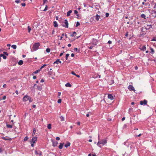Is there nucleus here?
I'll use <instances>...</instances> for the list:
<instances>
[{"instance_id": "24", "label": "nucleus", "mask_w": 156, "mask_h": 156, "mask_svg": "<svg viewBox=\"0 0 156 156\" xmlns=\"http://www.w3.org/2000/svg\"><path fill=\"white\" fill-rule=\"evenodd\" d=\"M36 132V131L35 128H34L33 130V133H32V136H34V135Z\"/></svg>"}, {"instance_id": "14", "label": "nucleus", "mask_w": 156, "mask_h": 156, "mask_svg": "<svg viewBox=\"0 0 156 156\" xmlns=\"http://www.w3.org/2000/svg\"><path fill=\"white\" fill-rule=\"evenodd\" d=\"M76 32L74 31L71 34L70 36L72 37H75L76 35Z\"/></svg>"}, {"instance_id": "27", "label": "nucleus", "mask_w": 156, "mask_h": 156, "mask_svg": "<svg viewBox=\"0 0 156 156\" xmlns=\"http://www.w3.org/2000/svg\"><path fill=\"white\" fill-rule=\"evenodd\" d=\"M41 70V69H39L38 70H36L33 73L34 74H36L38 73Z\"/></svg>"}, {"instance_id": "9", "label": "nucleus", "mask_w": 156, "mask_h": 156, "mask_svg": "<svg viewBox=\"0 0 156 156\" xmlns=\"http://www.w3.org/2000/svg\"><path fill=\"white\" fill-rule=\"evenodd\" d=\"M35 153L36 154L38 155L39 156H41L42 155L41 152L39 150H35Z\"/></svg>"}, {"instance_id": "60", "label": "nucleus", "mask_w": 156, "mask_h": 156, "mask_svg": "<svg viewBox=\"0 0 156 156\" xmlns=\"http://www.w3.org/2000/svg\"><path fill=\"white\" fill-rule=\"evenodd\" d=\"M6 84H4L3 86V87L4 88H5L6 87Z\"/></svg>"}, {"instance_id": "6", "label": "nucleus", "mask_w": 156, "mask_h": 156, "mask_svg": "<svg viewBox=\"0 0 156 156\" xmlns=\"http://www.w3.org/2000/svg\"><path fill=\"white\" fill-rule=\"evenodd\" d=\"M128 89L130 91L131 90H133L134 92H135V90L134 89V87H133V86L131 85H129V86L128 87Z\"/></svg>"}, {"instance_id": "17", "label": "nucleus", "mask_w": 156, "mask_h": 156, "mask_svg": "<svg viewBox=\"0 0 156 156\" xmlns=\"http://www.w3.org/2000/svg\"><path fill=\"white\" fill-rule=\"evenodd\" d=\"M140 49L142 51H145L146 50V47L145 45L143 46Z\"/></svg>"}, {"instance_id": "12", "label": "nucleus", "mask_w": 156, "mask_h": 156, "mask_svg": "<svg viewBox=\"0 0 156 156\" xmlns=\"http://www.w3.org/2000/svg\"><path fill=\"white\" fill-rule=\"evenodd\" d=\"M64 144V143H60V145L58 146V148L59 149H61L62 148Z\"/></svg>"}, {"instance_id": "44", "label": "nucleus", "mask_w": 156, "mask_h": 156, "mask_svg": "<svg viewBox=\"0 0 156 156\" xmlns=\"http://www.w3.org/2000/svg\"><path fill=\"white\" fill-rule=\"evenodd\" d=\"M3 53L5 55H6L8 56L9 55L8 53L7 52H6L4 51Z\"/></svg>"}, {"instance_id": "25", "label": "nucleus", "mask_w": 156, "mask_h": 156, "mask_svg": "<svg viewBox=\"0 0 156 156\" xmlns=\"http://www.w3.org/2000/svg\"><path fill=\"white\" fill-rule=\"evenodd\" d=\"M95 17L96 19L97 20H98L100 18V16L99 15L97 14L96 15Z\"/></svg>"}, {"instance_id": "43", "label": "nucleus", "mask_w": 156, "mask_h": 156, "mask_svg": "<svg viewBox=\"0 0 156 156\" xmlns=\"http://www.w3.org/2000/svg\"><path fill=\"white\" fill-rule=\"evenodd\" d=\"M151 41H156V37H154L151 40Z\"/></svg>"}, {"instance_id": "31", "label": "nucleus", "mask_w": 156, "mask_h": 156, "mask_svg": "<svg viewBox=\"0 0 156 156\" xmlns=\"http://www.w3.org/2000/svg\"><path fill=\"white\" fill-rule=\"evenodd\" d=\"M28 139V138L27 136H26L25 137L24 139H23V141H27Z\"/></svg>"}, {"instance_id": "1", "label": "nucleus", "mask_w": 156, "mask_h": 156, "mask_svg": "<svg viewBox=\"0 0 156 156\" xmlns=\"http://www.w3.org/2000/svg\"><path fill=\"white\" fill-rule=\"evenodd\" d=\"M40 45V44L39 42L36 43L34 44L32 47L33 51H36L39 49V47Z\"/></svg>"}, {"instance_id": "29", "label": "nucleus", "mask_w": 156, "mask_h": 156, "mask_svg": "<svg viewBox=\"0 0 156 156\" xmlns=\"http://www.w3.org/2000/svg\"><path fill=\"white\" fill-rule=\"evenodd\" d=\"M145 34L144 33H140V34H139V37H140L142 36H144Z\"/></svg>"}, {"instance_id": "22", "label": "nucleus", "mask_w": 156, "mask_h": 156, "mask_svg": "<svg viewBox=\"0 0 156 156\" xmlns=\"http://www.w3.org/2000/svg\"><path fill=\"white\" fill-rule=\"evenodd\" d=\"M23 63V62L22 60H20L18 62V64L20 65H22Z\"/></svg>"}, {"instance_id": "45", "label": "nucleus", "mask_w": 156, "mask_h": 156, "mask_svg": "<svg viewBox=\"0 0 156 156\" xmlns=\"http://www.w3.org/2000/svg\"><path fill=\"white\" fill-rule=\"evenodd\" d=\"M48 2L47 0H43V5H44V4L46 2Z\"/></svg>"}, {"instance_id": "36", "label": "nucleus", "mask_w": 156, "mask_h": 156, "mask_svg": "<svg viewBox=\"0 0 156 156\" xmlns=\"http://www.w3.org/2000/svg\"><path fill=\"white\" fill-rule=\"evenodd\" d=\"M69 54H66V59L67 60L68 59V57L69 56Z\"/></svg>"}, {"instance_id": "13", "label": "nucleus", "mask_w": 156, "mask_h": 156, "mask_svg": "<svg viewBox=\"0 0 156 156\" xmlns=\"http://www.w3.org/2000/svg\"><path fill=\"white\" fill-rule=\"evenodd\" d=\"M70 145V143L69 142H67L66 143L65 145V147L66 148H67Z\"/></svg>"}, {"instance_id": "58", "label": "nucleus", "mask_w": 156, "mask_h": 156, "mask_svg": "<svg viewBox=\"0 0 156 156\" xmlns=\"http://www.w3.org/2000/svg\"><path fill=\"white\" fill-rule=\"evenodd\" d=\"M56 139L57 140H60V138L59 137H56Z\"/></svg>"}, {"instance_id": "7", "label": "nucleus", "mask_w": 156, "mask_h": 156, "mask_svg": "<svg viewBox=\"0 0 156 156\" xmlns=\"http://www.w3.org/2000/svg\"><path fill=\"white\" fill-rule=\"evenodd\" d=\"M147 103V101L146 100H144L143 101H141L140 102V104L141 105H146Z\"/></svg>"}, {"instance_id": "20", "label": "nucleus", "mask_w": 156, "mask_h": 156, "mask_svg": "<svg viewBox=\"0 0 156 156\" xmlns=\"http://www.w3.org/2000/svg\"><path fill=\"white\" fill-rule=\"evenodd\" d=\"M140 17L141 18H144V20H146V16L144 14H141V15L140 16Z\"/></svg>"}, {"instance_id": "33", "label": "nucleus", "mask_w": 156, "mask_h": 156, "mask_svg": "<svg viewBox=\"0 0 156 156\" xmlns=\"http://www.w3.org/2000/svg\"><path fill=\"white\" fill-rule=\"evenodd\" d=\"M28 30L29 33H30V30H31V28L30 26H29L28 27Z\"/></svg>"}, {"instance_id": "19", "label": "nucleus", "mask_w": 156, "mask_h": 156, "mask_svg": "<svg viewBox=\"0 0 156 156\" xmlns=\"http://www.w3.org/2000/svg\"><path fill=\"white\" fill-rule=\"evenodd\" d=\"M0 57H2L4 59H5L7 58L6 56L4 54H0Z\"/></svg>"}, {"instance_id": "47", "label": "nucleus", "mask_w": 156, "mask_h": 156, "mask_svg": "<svg viewBox=\"0 0 156 156\" xmlns=\"http://www.w3.org/2000/svg\"><path fill=\"white\" fill-rule=\"evenodd\" d=\"M109 13H106V14H105V16L106 17H108L109 16Z\"/></svg>"}, {"instance_id": "38", "label": "nucleus", "mask_w": 156, "mask_h": 156, "mask_svg": "<svg viewBox=\"0 0 156 156\" xmlns=\"http://www.w3.org/2000/svg\"><path fill=\"white\" fill-rule=\"evenodd\" d=\"M80 25V23L79 22H77L76 23V27Z\"/></svg>"}, {"instance_id": "61", "label": "nucleus", "mask_w": 156, "mask_h": 156, "mask_svg": "<svg viewBox=\"0 0 156 156\" xmlns=\"http://www.w3.org/2000/svg\"><path fill=\"white\" fill-rule=\"evenodd\" d=\"M74 50L75 51H77L78 50V48H74Z\"/></svg>"}, {"instance_id": "49", "label": "nucleus", "mask_w": 156, "mask_h": 156, "mask_svg": "<svg viewBox=\"0 0 156 156\" xmlns=\"http://www.w3.org/2000/svg\"><path fill=\"white\" fill-rule=\"evenodd\" d=\"M76 133L78 135H81L82 134V133L80 131H79V132H77Z\"/></svg>"}, {"instance_id": "46", "label": "nucleus", "mask_w": 156, "mask_h": 156, "mask_svg": "<svg viewBox=\"0 0 156 156\" xmlns=\"http://www.w3.org/2000/svg\"><path fill=\"white\" fill-rule=\"evenodd\" d=\"M147 26L149 27L148 28L149 29L151 28L152 27V25H147Z\"/></svg>"}, {"instance_id": "55", "label": "nucleus", "mask_w": 156, "mask_h": 156, "mask_svg": "<svg viewBox=\"0 0 156 156\" xmlns=\"http://www.w3.org/2000/svg\"><path fill=\"white\" fill-rule=\"evenodd\" d=\"M74 14H78V11L76 10H75L74 11Z\"/></svg>"}, {"instance_id": "56", "label": "nucleus", "mask_w": 156, "mask_h": 156, "mask_svg": "<svg viewBox=\"0 0 156 156\" xmlns=\"http://www.w3.org/2000/svg\"><path fill=\"white\" fill-rule=\"evenodd\" d=\"M128 35V32H127L126 33V34H125V36L126 37H127Z\"/></svg>"}, {"instance_id": "5", "label": "nucleus", "mask_w": 156, "mask_h": 156, "mask_svg": "<svg viewBox=\"0 0 156 156\" xmlns=\"http://www.w3.org/2000/svg\"><path fill=\"white\" fill-rule=\"evenodd\" d=\"M51 141L52 143V145L54 147L57 146L58 144V142L55 140H51Z\"/></svg>"}, {"instance_id": "48", "label": "nucleus", "mask_w": 156, "mask_h": 156, "mask_svg": "<svg viewBox=\"0 0 156 156\" xmlns=\"http://www.w3.org/2000/svg\"><path fill=\"white\" fill-rule=\"evenodd\" d=\"M142 4L143 5H145L146 6L147 5V3H145L144 2H142Z\"/></svg>"}, {"instance_id": "62", "label": "nucleus", "mask_w": 156, "mask_h": 156, "mask_svg": "<svg viewBox=\"0 0 156 156\" xmlns=\"http://www.w3.org/2000/svg\"><path fill=\"white\" fill-rule=\"evenodd\" d=\"M125 119V117H123L122 119V121H123Z\"/></svg>"}, {"instance_id": "10", "label": "nucleus", "mask_w": 156, "mask_h": 156, "mask_svg": "<svg viewBox=\"0 0 156 156\" xmlns=\"http://www.w3.org/2000/svg\"><path fill=\"white\" fill-rule=\"evenodd\" d=\"M2 138L4 140H11L12 139L10 138L8 136H6L5 137H2Z\"/></svg>"}, {"instance_id": "52", "label": "nucleus", "mask_w": 156, "mask_h": 156, "mask_svg": "<svg viewBox=\"0 0 156 156\" xmlns=\"http://www.w3.org/2000/svg\"><path fill=\"white\" fill-rule=\"evenodd\" d=\"M75 39H76L75 38H73L72 40H71L70 39H69V40L70 41H74Z\"/></svg>"}, {"instance_id": "54", "label": "nucleus", "mask_w": 156, "mask_h": 156, "mask_svg": "<svg viewBox=\"0 0 156 156\" xmlns=\"http://www.w3.org/2000/svg\"><path fill=\"white\" fill-rule=\"evenodd\" d=\"M71 73H72V74L73 75H75H75H76V73L74 72H73V71H72L71 72Z\"/></svg>"}, {"instance_id": "3", "label": "nucleus", "mask_w": 156, "mask_h": 156, "mask_svg": "<svg viewBox=\"0 0 156 156\" xmlns=\"http://www.w3.org/2000/svg\"><path fill=\"white\" fill-rule=\"evenodd\" d=\"M107 140H103L101 141H99L97 144V145L100 147H101V144H102V145H104L105 144H106Z\"/></svg>"}, {"instance_id": "11", "label": "nucleus", "mask_w": 156, "mask_h": 156, "mask_svg": "<svg viewBox=\"0 0 156 156\" xmlns=\"http://www.w3.org/2000/svg\"><path fill=\"white\" fill-rule=\"evenodd\" d=\"M108 97L109 99H110L111 100H112L114 99L112 95L111 94H108Z\"/></svg>"}, {"instance_id": "51", "label": "nucleus", "mask_w": 156, "mask_h": 156, "mask_svg": "<svg viewBox=\"0 0 156 156\" xmlns=\"http://www.w3.org/2000/svg\"><path fill=\"white\" fill-rule=\"evenodd\" d=\"M61 93L60 92H58V98H60L59 96L61 95Z\"/></svg>"}, {"instance_id": "50", "label": "nucleus", "mask_w": 156, "mask_h": 156, "mask_svg": "<svg viewBox=\"0 0 156 156\" xmlns=\"http://www.w3.org/2000/svg\"><path fill=\"white\" fill-rule=\"evenodd\" d=\"M21 5L23 6L24 7V6H25L26 5V4L25 3H22L21 4Z\"/></svg>"}, {"instance_id": "40", "label": "nucleus", "mask_w": 156, "mask_h": 156, "mask_svg": "<svg viewBox=\"0 0 156 156\" xmlns=\"http://www.w3.org/2000/svg\"><path fill=\"white\" fill-rule=\"evenodd\" d=\"M151 52L152 54H153L154 52V51L152 48H151Z\"/></svg>"}, {"instance_id": "15", "label": "nucleus", "mask_w": 156, "mask_h": 156, "mask_svg": "<svg viewBox=\"0 0 156 156\" xmlns=\"http://www.w3.org/2000/svg\"><path fill=\"white\" fill-rule=\"evenodd\" d=\"M37 89L40 91H41L42 89V87L41 85H40V86H37Z\"/></svg>"}, {"instance_id": "59", "label": "nucleus", "mask_w": 156, "mask_h": 156, "mask_svg": "<svg viewBox=\"0 0 156 156\" xmlns=\"http://www.w3.org/2000/svg\"><path fill=\"white\" fill-rule=\"evenodd\" d=\"M108 43L109 44H111L112 43V42L111 41H108Z\"/></svg>"}, {"instance_id": "34", "label": "nucleus", "mask_w": 156, "mask_h": 156, "mask_svg": "<svg viewBox=\"0 0 156 156\" xmlns=\"http://www.w3.org/2000/svg\"><path fill=\"white\" fill-rule=\"evenodd\" d=\"M48 74L49 76H51L52 74V72L51 71H49L48 72Z\"/></svg>"}, {"instance_id": "21", "label": "nucleus", "mask_w": 156, "mask_h": 156, "mask_svg": "<svg viewBox=\"0 0 156 156\" xmlns=\"http://www.w3.org/2000/svg\"><path fill=\"white\" fill-rule=\"evenodd\" d=\"M65 86L66 87H71L72 86L71 84L69 83H67L65 84Z\"/></svg>"}, {"instance_id": "41", "label": "nucleus", "mask_w": 156, "mask_h": 156, "mask_svg": "<svg viewBox=\"0 0 156 156\" xmlns=\"http://www.w3.org/2000/svg\"><path fill=\"white\" fill-rule=\"evenodd\" d=\"M46 64H44L43 66H41V67L40 69H41H41H43L44 66H46Z\"/></svg>"}, {"instance_id": "37", "label": "nucleus", "mask_w": 156, "mask_h": 156, "mask_svg": "<svg viewBox=\"0 0 156 156\" xmlns=\"http://www.w3.org/2000/svg\"><path fill=\"white\" fill-rule=\"evenodd\" d=\"M48 8V6L47 5H46V6H45V8L43 10V11H46L47 10Z\"/></svg>"}, {"instance_id": "30", "label": "nucleus", "mask_w": 156, "mask_h": 156, "mask_svg": "<svg viewBox=\"0 0 156 156\" xmlns=\"http://www.w3.org/2000/svg\"><path fill=\"white\" fill-rule=\"evenodd\" d=\"M47 127L48 129H51V125L50 124H48Z\"/></svg>"}, {"instance_id": "32", "label": "nucleus", "mask_w": 156, "mask_h": 156, "mask_svg": "<svg viewBox=\"0 0 156 156\" xmlns=\"http://www.w3.org/2000/svg\"><path fill=\"white\" fill-rule=\"evenodd\" d=\"M11 47L14 49H16V45H12Z\"/></svg>"}, {"instance_id": "8", "label": "nucleus", "mask_w": 156, "mask_h": 156, "mask_svg": "<svg viewBox=\"0 0 156 156\" xmlns=\"http://www.w3.org/2000/svg\"><path fill=\"white\" fill-rule=\"evenodd\" d=\"M37 139V137L36 136H34L32 137L31 141H30L31 143L32 142L35 143Z\"/></svg>"}, {"instance_id": "53", "label": "nucleus", "mask_w": 156, "mask_h": 156, "mask_svg": "<svg viewBox=\"0 0 156 156\" xmlns=\"http://www.w3.org/2000/svg\"><path fill=\"white\" fill-rule=\"evenodd\" d=\"M20 0H16L15 1V2L17 3H18L20 2Z\"/></svg>"}, {"instance_id": "35", "label": "nucleus", "mask_w": 156, "mask_h": 156, "mask_svg": "<svg viewBox=\"0 0 156 156\" xmlns=\"http://www.w3.org/2000/svg\"><path fill=\"white\" fill-rule=\"evenodd\" d=\"M46 51L47 53H49L50 51V49L49 48H47L46 49Z\"/></svg>"}, {"instance_id": "2", "label": "nucleus", "mask_w": 156, "mask_h": 156, "mask_svg": "<svg viewBox=\"0 0 156 156\" xmlns=\"http://www.w3.org/2000/svg\"><path fill=\"white\" fill-rule=\"evenodd\" d=\"M28 100L30 102H31L32 101V100L31 97L28 95H26L23 97V101H26Z\"/></svg>"}, {"instance_id": "63", "label": "nucleus", "mask_w": 156, "mask_h": 156, "mask_svg": "<svg viewBox=\"0 0 156 156\" xmlns=\"http://www.w3.org/2000/svg\"><path fill=\"white\" fill-rule=\"evenodd\" d=\"M15 93H16V94H17V95H18V90H16V91H15Z\"/></svg>"}, {"instance_id": "42", "label": "nucleus", "mask_w": 156, "mask_h": 156, "mask_svg": "<svg viewBox=\"0 0 156 156\" xmlns=\"http://www.w3.org/2000/svg\"><path fill=\"white\" fill-rule=\"evenodd\" d=\"M6 97L5 96H4L3 97V98L2 99H0V101L1 100H5L6 99Z\"/></svg>"}, {"instance_id": "26", "label": "nucleus", "mask_w": 156, "mask_h": 156, "mask_svg": "<svg viewBox=\"0 0 156 156\" xmlns=\"http://www.w3.org/2000/svg\"><path fill=\"white\" fill-rule=\"evenodd\" d=\"M6 126L7 128H11L12 127V125H10L9 124H7Z\"/></svg>"}, {"instance_id": "16", "label": "nucleus", "mask_w": 156, "mask_h": 156, "mask_svg": "<svg viewBox=\"0 0 156 156\" xmlns=\"http://www.w3.org/2000/svg\"><path fill=\"white\" fill-rule=\"evenodd\" d=\"M58 62H59L60 63H61V62L60 61L59 59H57L54 62V64L56 63L57 64H58Z\"/></svg>"}, {"instance_id": "57", "label": "nucleus", "mask_w": 156, "mask_h": 156, "mask_svg": "<svg viewBox=\"0 0 156 156\" xmlns=\"http://www.w3.org/2000/svg\"><path fill=\"white\" fill-rule=\"evenodd\" d=\"M133 110V108H130L129 109V112H130L131 111H132Z\"/></svg>"}, {"instance_id": "28", "label": "nucleus", "mask_w": 156, "mask_h": 156, "mask_svg": "<svg viewBox=\"0 0 156 156\" xmlns=\"http://www.w3.org/2000/svg\"><path fill=\"white\" fill-rule=\"evenodd\" d=\"M60 119H61V121H63L64 120H65V118H64V117H63V116H61L60 117Z\"/></svg>"}, {"instance_id": "4", "label": "nucleus", "mask_w": 156, "mask_h": 156, "mask_svg": "<svg viewBox=\"0 0 156 156\" xmlns=\"http://www.w3.org/2000/svg\"><path fill=\"white\" fill-rule=\"evenodd\" d=\"M68 23L67 20H65L64 22L62 24V26L65 27L66 28H68Z\"/></svg>"}, {"instance_id": "23", "label": "nucleus", "mask_w": 156, "mask_h": 156, "mask_svg": "<svg viewBox=\"0 0 156 156\" xmlns=\"http://www.w3.org/2000/svg\"><path fill=\"white\" fill-rule=\"evenodd\" d=\"M72 11L71 10H69L68 12L67 13V16H69L70 15V13L72 12Z\"/></svg>"}, {"instance_id": "39", "label": "nucleus", "mask_w": 156, "mask_h": 156, "mask_svg": "<svg viewBox=\"0 0 156 156\" xmlns=\"http://www.w3.org/2000/svg\"><path fill=\"white\" fill-rule=\"evenodd\" d=\"M62 101V99H59L58 100L57 102L58 103H60Z\"/></svg>"}, {"instance_id": "18", "label": "nucleus", "mask_w": 156, "mask_h": 156, "mask_svg": "<svg viewBox=\"0 0 156 156\" xmlns=\"http://www.w3.org/2000/svg\"><path fill=\"white\" fill-rule=\"evenodd\" d=\"M53 24H54V27H56L58 26V25L57 22L56 21L54 22Z\"/></svg>"}, {"instance_id": "64", "label": "nucleus", "mask_w": 156, "mask_h": 156, "mask_svg": "<svg viewBox=\"0 0 156 156\" xmlns=\"http://www.w3.org/2000/svg\"><path fill=\"white\" fill-rule=\"evenodd\" d=\"M63 55V53H61L59 55V56H60V57L62 56Z\"/></svg>"}]
</instances>
